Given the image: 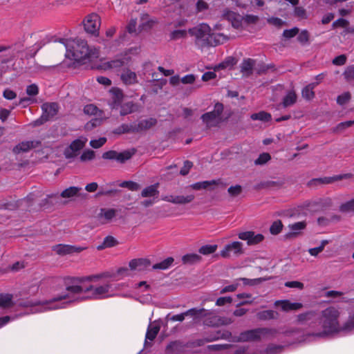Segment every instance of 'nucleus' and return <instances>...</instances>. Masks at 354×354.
<instances>
[{
	"instance_id": "f8f14e48",
	"label": "nucleus",
	"mask_w": 354,
	"mask_h": 354,
	"mask_svg": "<svg viewBox=\"0 0 354 354\" xmlns=\"http://www.w3.org/2000/svg\"><path fill=\"white\" fill-rule=\"evenodd\" d=\"M86 247H80L71 245L58 244L53 247V250L59 255H66L73 253H80L86 250Z\"/></svg>"
},
{
	"instance_id": "6e6552de",
	"label": "nucleus",
	"mask_w": 354,
	"mask_h": 354,
	"mask_svg": "<svg viewBox=\"0 0 354 354\" xmlns=\"http://www.w3.org/2000/svg\"><path fill=\"white\" fill-rule=\"evenodd\" d=\"M101 26V18L95 14L92 13L86 17L84 20V26L86 32L97 36Z\"/></svg>"
},
{
	"instance_id": "ea45409f",
	"label": "nucleus",
	"mask_w": 354,
	"mask_h": 354,
	"mask_svg": "<svg viewBox=\"0 0 354 354\" xmlns=\"http://www.w3.org/2000/svg\"><path fill=\"white\" fill-rule=\"evenodd\" d=\"M174 258L172 257H168L166 259L163 260L160 263H158L154 264L152 266V268L153 270H166L169 268L172 263H174Z\"/></svg>"
},
{
	"instance_id": "58836bf2",
	"label": "nucleus",
	"mask_w": 354,
	"mask_h": 354,
	"mask_svg": "<svg viewBox=\"0 0 354 354\" xmlns=\"http://www.w3.org/2000/svg\"><path fill=\"white\" fill-rule=\"evenodd\" d=\"M250 118L252 120H260L262 122H269L272 116L269 113L266 111H260L259 113H253L251 115Z\"/></svg>"
},
{
	"instance_id": "0e129e2a",
	"label": "nucleus",
	"mask_w": 354,
	"mask_h": 354,
	"mask_svg": "<svg viewBox=\"0 0 354 354\" xmlns=\"http://www.w3.org/2000/svg\"><path fill=\"white\" fill-rule=\"evenodd\" d=\"M106 142L105 138H100L97 140H93L90 142V145L95 149H98L102 147Z\"/></svg>"
},
{
	"instance_id": "c85d7f7f",
	"label": "nucleus",
	"mask_w": 354,
	"mask_h": 354,
	"mask_svg": "<svg viewBox=\"0 0 354 354\" xmlns=\"http://www.w3.org/2000/svg\"><path fill=\"white\" fill-rule=\"evenodd\" d=\"M333 334L335 332L339 330H350L354 328V320L353 319L348 321L347 323L344 324L342 326L339 325V322L335 319V312L333 311Z\"/></svg>"
},
{
	"instance_id": "bb28decb",
	"label": "nucleus",
	"mask_w": 354,
	"mask_h": 354,
	"mask_svg": "<svg viewBox=\"0 0 354 354\" xmlns=\"http://www.w3.org/2000/svg\"><path fill=\"white\" fill-rule=\"evenodd\" d=\"M153 24L148 14H143L140 17V24L138 26V32L142 31H147L151 28Z\"/></svg>"
},
{
	"instance_id": "774afa93",
	"label": "nucleus",
	"mask_w": 354,
	"mask_h": 354,
	"mask_svg": "<svg viewBox=\"0 0 354 354\" xmlns=\"http://www.w3.org/2000/svg\"><path fill=\"white\" fill-rule=\"evenodd\" d=\"M347 57L346 55H340L333 58V65L343 66L346 64Z\"/></svg>"
},
{
	"instance_id": "3c124183",
	"label": "nucleus",
	"mask_w": 354,
	"mask_h": 354,
	"mask_svg": "<svg viewBox=\"0 0 354 354\" xmlns=\"http://www.w3.org/2000/svg\"><path fill=\"white\" fill-rule=\"evenodd\" d=\"M270 159L271 156L268 153H263L255 160L254 164L257 165H262L268 162Z\"/></svg>"
},
{
	"instance_id": "c03bdc74",
	"label": "nucleus",
	"mask_w": 354,
	"mask_h": 354,
	"mask_svg": "<svg viewBox=\"0 0 354 354\" xmlns=\"http://www.w3.org/2000/svg\"><path fill=\"white\" fill-rule=\"evenodd\" d=\"M117 243H118V241L114 237H113L111 236H108L104 238L102 245H99L97 247V249L102 250L105 248H111V247L117 244Z\"/></svg>"
},
{
	"instance_id": "4d7b16f0",
	"label": "nucleus",
	"mask_w": 354,
	"mask_h": 354,
	"mask_svg": "<svg viewBox=\"0 0 354 354\" xmlns=\"http://www.w3.org/2000/svg\"><path fill=\"white\" fill-rule=\"evenodd\" d=\"M98 111V109L93 104H87L84 107V113L86 115H96Z\"/></svg>"
},
{
	"instance_id": "8fccbe9b",
	"label": "nucleus",
	"mask_w": 354,
	"mask_h": 354,
	"mask_svg": "<svg viewBox=\"0 0 354 354\" xmlns=\"http://www.w3.org/2000/svg\"><path fill=\"white\" fill-rule=\"evenodd\" d=\"M340 210L346 213L354 212V198L343 203L340 206Z\"/></svg>"
},
{
	"instance_id": "2f4dec72",
	"label": "nucleus",
	"mask_w": 354,
	"mask_h": 354,
	"mask_svg": "<svg viewBox=\"0 0 354 354\" xmlns=\"http://www.w3.org/2000/svg\"><path fill=\"white\" fill-rule=\"evenodd\" d=\"M317 82H313L311 84H309L308 85L306 86L301 91V95L304 98H305L307 100H310L315 97V93L313 91V89L318 84Z\"/></svg>"
},
{
	"instance_id": "a19ab883",
	"label": "nucleus",
	"mask_w": 354,
	"mask_h": 354,
	"mask_svg": "<svg viewBox=\"0 0 354 354\" xmlns=\"http://www.w3.org/2000/svg\"><path fill=\"white\" fill-rule=\"evenodd\" d=\"M82 189L80 187H70L66 189H64L60 194V196L62 197V198H71V197H73L76 195H77L78 192L81 190Z\"/></svg>"
},
{
	"instance_id": "473e14b6",
	"label": "nucleus",
	"mask_w": 354,
	"mask_h": 354,
	"mask_svg": "<svg viewBox=\"0 0 354 354\" xmlns=\"http://www.w3.org/2000/svg\"><path fill=\"white\" fill-rule=\"evenodd\" d=\"M218 183H219L218 181L214 180H205V181H203V182H198V183H194L190 185V187L194 190L205 189H208L209 187H210L212 185H218Z\"/></svg>"
},
{
	"instance_id": "aec40b11",
	"label": "nucleus",
	"mask_w": 354,
	"mask_h": 354,
	"mask_svg": "<svg viewBox=\"0 0 354 354\" xmlns=\"http://www.w3.org/2000/svg\"><path fill=\"white\" fill-rule=\"evenodd\" d=\"M255 63V60L251 58L243 60L240 65V71L243 77H248L252 75Z\"/></svg>"
},
{
	"instance_id": "de8ad7c7",
	"label": "nucleus",
	"mask_w": 354,
	"mask_h": 354,
	"mask_svg": "<svg viewBox=\"0 0 354 354\" xmlns=\"http://www.w3.org/2000/svg\"><path fill=\"white\" fill-rule=\"evenodd\" d=\"M120 186L127 188L131 191H137L140 188V185L133 181H123L120 184Z\"/></svg>"
},
{
	"instance_id": "c9c22d12",
	"label": "nucleus",
	"mask_w": 354,
	"mask_h": 354,
	"mask_svg": "<svg viewBox=\"0 0 354 354\" xmlns=\"http://www.w3.org/2000/svg\"><path fill=\"white\" fill-rule=\"evenodd\" d=\"M332 183L331 177H324L319 178H313L308 183V186L310 187H315L322 185H327Z\"/></svg>"
},
{
	"instance_id": "a211bd4d",
	"label": "nucleus",
	"mask_w": 354,
	"mask_h": 354,
	"mask_svg": "<svg viewBox=\"0 0 354 354\" xmlns=\"http://www.w3.org/2000/svg\"><path fill=\"white\" fill-rule=\"evenodd\" d=\"M110 93L111 99L109 101V105L112 109H117L119 108L123 101V92L118 88H112L110 90Z\"/></svg>"
},
{
	"instance_id": "e2e57ef3",
	"label": "nucleus",
	"mask_w": 354,
	"mask_h": 354,
	"mask_svg": "<svg viewBox=\"0 0 354 354\" xmlns=\"http://www.w3.org/2000/svg\"><path fill=\"white\" fill-rule=\"evenodd\" d=\"M231 196H237L242 192V187L241 185L231 186L227 190Z\"/></svg>"
},
{
	"instance_id": "338daca9",
	"label": "nucleus",
	"mask_w": 354,
	"mask_h": 354,
	"mask_svg": "<svg viewBox=\"0 0 354 354\" xmlns=\"http://www.w3.org/2000/svg\"><path fill=\"white\" fill-rule=\"evenodd\" d=\"M193 167V163L191 161L186 160L184 162V165L180 171L182 176H186L189 174L190 169Z\"/></svg>"
},
{
	"instance_id": "9d476101",
	"label": "nucleus",
	"mask_w": 354,
	"mask_h": 354,
	"mask_svg": "<svg viewBox=\"0 0 354 354\" xmlns=\"http://www.w3.org/2000/svg\"><path fill=\"white\" fill-rule=\"evenodd\" d=\"M190 35L194 36L197 40L206 39L209 41L211 28L206 24H201L198 26L189 29Z\"/></svg>"
},
{
	"instance_id": "37998d69",
	"label": "nucleus",
	"mask_w": 354,
	"mask_h": 354,
	"mask_svg": "<svg viewBox=\"0 0 354 354\" xmlns=\"http://www.w3.org/2000/svg\"><path fill=\"white\" fill-rule=\"evenodd\" d=\"M12 297L9 294H0V307L8 308L12 306Z\"/></svg>"
},
{
	"instance_id": "603ef678",
	"label": "nucleus",
	"mask_w": 354,
	"mask_h": 354,
	"mask_svg": "<svg viewBox=\"0 0 354 354\" xmlns=\"http://www.w3.org/2000/svg\"><path fill=\"white\" fill-rule=\"evenodd\" d=\"M236 64V60L235 58L229 57H227L223 63L220 64L218 66V68H225L228 66H233Z\"/></svg>"
},
{
	"instance_id": "20e7f679",
	"label": "nucleus",
	"mask_w": 354,
	"mask_h": 354,
	"mask_svg": "<svg viewBox=\"0 0 354 354\" xmlns=\"http://www.w3.org/2000/svg\"><path fill=\"white\" fill-rule=\"evenodd\" d=\"M277 333L275 329L268 328H259L244 331L240 334L239 341L249 342L257 341L268 336H273Z\"/></svg>"
},
{
	"instance_id": "b1692460",
	"label": "nucleus",
	"mask_w": 354,
	"mask_h": 354,
	"mask_svg": "<svg viewBox=\"0 0 354 354\" xmlns=\"http://www.w3.org/2000/svg\"><path fill=\"white\" fill-rule=\"evenodd\" d=\"M276 306H280L282 310L288 312L290 310H299L303 307L301 303H292L289 300L277 301L274 304Z\"/></svg>"
},
{
	"instance_id": "f704fd0d",
	"label": "nucleus",
	"mask_w": 354,
	"mask_h": 354,
	"mask_svg": "<svg viewBox=\"0 0 354 354\" xmlns=\"http://www.w3.org/2000/svg\"><path fill=\"white\" fill-rule=\"evenodd\" d=\"M159 187L158 183H156L154 185H151L145 187L141 192V196L142 197H151L157 196L159 194L158 188Z\"/></svg>"
},
{
	"instance_id": "393cba45",
	"label": "nucleus",
	"mask_w": 354,
	"mask_h": 354,
	"mask_svg": "<svg viewBox=\"0 0 354 354\" xmlns=\"http://www.w3.org/2000/svg\"><path fill=\"white\" fill-rule=\"evenodd\" d=\"M39 144V142L35 141H25L19 143L13 148L15 153H19L21 152H27L32 149L36 148Z\"/></svg>"
},
{
	"instance_id": "f03ea898",
	"label": "nucleus",
	"mask_w": 354,
	"mask_h": 354,
	"mask_svg": "<svg viewBox=\"0 0 354 354\" xmlns=\"http://www.w3.org/2000/svg\"><path fill=\"white\" fill-rule=\"evenodd\" d=\"M66 47V57L76 62H82L86 59H94L99 56V50L90 48L84 40L77 39L73 40L62 39Z\"/></svg>"
},
{
	"instance_id": "72a5a7b5",
	"label": "nucleus",
	"mask_w": 354,
	"mask_h": 354,
	"mask_svg": "<svg viewBox=\"0 0 354 354\" xmlns=\"http://www.w3.org/2000/svg\"><path fill=\"white\" fill-rule=\"evenodd\" d=\"M257 317L259 320L275 319L278 317V313L272 310H267L258 313Z\"/></svg>"
},
{
	"instance_id": "cd10ccee",
	"label": "nucleus",
	"mask_w": 354,
	"mask_h": 354,
	"mask_svg": "<svg viewBox=\"0 0 354 354\" xmlns=\"http://www.w3.org/2000/svg\"><path fill=\"white\" fill-rule=\"evenodd\" d=\"M119 107L120 108V114L122 116L137 111L138 109V106L133 102H128L123 104H121Z\"/></svg>"
},
{
	"instance_id": "9b49d317",
	"label": "nucleus",
	"mask_w": 354,
	"mask_h": 354,
	"mask_svg": "<svg viewBox=\"0 0 354 354\" xmlns=\"http://www.w3.org/2000/svg\"><path fill=\"white\" fill-rule=\"evenodd\" d=\"M232 253L236 256L243 254V243L239 241H234L226 245L221 251V256L223 258H229Z\"/></svg>"
},
{
	"instance_id": "c756f323",
	"label": "nucleus",
	"mask_w": 354,
	"mask_h": 354,
	"mask_svg": "<svg viewBox=\"0 0 354 354\" xmlns=\"http://www.w3.org/2000/svg\"><path fill=\"white\" fill-rule=\"evenodd\" d=\"M160 329V324L157 323H153L151 324H149L147 328V331L146 333V342L145 344H147V340L149 339L150 341L154 340V339L156 337L158 333H159Z\"/></svg>"
},
{
	"instance_id": "4468645a",
	"label": "nucleus",
	"mask_w": 354,
	"mask_h": 354,
	"mask_svg": "<svg viewBox=\"0 0 354 354\" xmlns=\"http://www.w3.org/2000/svg\"><path fill=\"white\" fill-rule=\"evenodd\" d=\"M221 17L223 19L230 21L232 26L235 28H239L242 25L243 16L228 8H225L223 10Z\"/></svg>"
},
{
	"instance_id": "2eb2a0df",
	"label": "nucleus",
	"mask_w": 354,
	"mask_h": 354,
	"mask_svg": "<svg viewBox=\"0 0 354 354\" xmlns=\"http://www.w3.org/2000/svg\"><path fill=\"white\" fill-rule=\"evenodd\" d=\"M86 142L87 139L86 138H80L73 141L64 151L66 158H71L75 156L76 153L85 146Z\"/></svg>"
},
{
	"instance_id": "6e6d98bb",
	"label": "nucleus",
	"mask_w": 354,
	"mask_h": 354,
	"mask_svg": "<svg viewBox=\"0 0 354 354\" xmlns=\"http://www.w3.org/2000/svg\"><path fill=\"white\" fill-rule=\"evenodd\" d=\"M95 158V151L93 150H86L84 151L80 156V160L82 161L91 160Z\"/></svg>"
},
{
	"instance_id": "69168bd1",
	"label": "nucleus",
	"mask_w": 354,
	"mask_h": 354,
	"mask_svg": "<svg viewBox=\"0 0 354 354\" xmlns=\"http://www.w3.org/2000/svg\"><path fill=\"white\" fill-rule=\"evenodd\" d=\"M294 15L299 19L306 18V12L303 7L297 6L295 8Z\"/></svg>"
},
{
	"instance_id": "5fc2aeb1",
	"label": "nucleus",
	"mask_w": 354,
	"mask_h": 354,
	"mask_svg": "<svg viewBox=\"0 0 354 354\" xmlns=\"http://www.w3.org/2000/svg\"><path fill=\"white\" fill-rule=\"evenodd\" d=\"M351 99V94L348 92H345L343 94L339 95L337 98V102L339 105H344L346 104Z\"/></svg>"
},
{
	"instance_id": "39448f33",
	"label": "nucleus",
	"mask_w": 354,
	"mask_h": 354,
	"mask_svg": "<svg viewBox=\"0 0 354 354\" xmlns=\"http://www.w3.org/2000/svg\"><path fill=\"white\" fill-rule=\"evenodd\" d=\"M223 105L216 103L214 110L202 115L201 119L208 128L217 126L222 121Z\"/></svg>"
},
{
	"instance_id": "7ed1b4c3",
	"label": "nucleus",
	"mask_w": 354,
	"mask_h": 354,
	"mask_svg": "<svg viewBox=\"0 0 354 354\" xmlns=\"http://www.w3.org/2000/svg\"><path fill=\"white\" fill-rule=\"evenodd\" d=\"M297 322L299 324L308 326L310 328H315L318 324L324 330L323 334H330L332 333V308L328 307L323 310L321 317L313 310L301 313L297 315ZM317 335L320 336L322 333Z\"/></svg>"
},
{
	"instance_id": "f3484780",
	"label": "nucleus",
	"mask_w": 354,
	"mask_h": 354,
	"mask_svg": "<svg viewBox=\"0 0 354 354\" xmlns=\"http://www.w3.org/2000/svg\"><path fill=\"white\" fill-rule=\"evenodd\" d=\"M195 198L194 194H190L186 196H165L162 198L165 201L171 203L175 205H185L192 203Z\"/></svg>"
},
{
	"instance_id": "1a4fd4ad",
	"label": "nucleus",
	"mask_w": 354,
	"mask_h": 354,
	"mask_svg": "<svg viewBox=\"0 0 354 354\" xmlns=\"http://www.w3.org/2000/svg\"><path fill=\"white\" fill-rule=\"evenodd\" d=\"M136 150H127L122 152H118L114 150H110L103 153L102 157L106 160H114L120 163H124L127 160L131 158L133 155L135 153Z\"/></svg>"
},
{
	"instance_id": "864d4df0",
	"label": "nucleus",
	"mask_w": 354,
	"mask_h": 354,
	"mask_svg": "<svg viewBox=\"0 0 354 354\" xmlns=\"http://www.w3.org/2000/svg\"><path fill=\"white\" fill-rule=\"evenodd\" d=\"M344 78L347 81L354 80V65L348 66L344 72Z\"/></svg>"
},
{
	"instance_id": "e433bc0d",
	"label": "nucleus",
	"mask_w": 354,
	"mask_h": 354,
	"mask_svg": "<svg viewBox=\"0 0 354 354\" xmlns=\"http://www.w3.org/2000/svg\"><path fill=\"white\" fill-rule=\"evenodd\" d=\"M115 134H123L127 133H136L135 125L122 124L113 130Z\"/></svg>"
},
{
	"instance_id": "ddd939ff",
	"label": "nucleus",
	"mask_w": 354,
	"mask_h": 354,
	"mask_svg": "<svg viewBox=\"0 0 354 354\" xmlns=\"http://www.w3.org/2000/svg\"><path fill=\"white\" fill-rule=\"evenodd\" d=\"M232 337V333L227 330H218L215 332L212 333L207 337H205L203 339L198 340L197 345L201 346L205 342H210L218 339H230Z\"/></svg>"
},
{
	"instance_id": "680f3d73",
	"label": "nucleus",
	"mask_w": 354,
	"mask_h": 354,
	"mask_svg": "<svg viewBox=\"0 0 354 354\" xmlns=\"http://www.w3.org/2000/svg\"><path fill=\"white\" fill-rule=\"evenodd\" d=\"M327 243H328L327 241H323L322 244L319 247L309 249L308 252L312 256H317L319 253H320L321 252L323 251L326 244H327Z\"/></svg>"
},
{
	"instance_id": "4be33fe9",
	"label": "nucleus",
	"mask_w": 354,
	"mask_h": 354,
	"mask_svg": "<svg viewBox=\"0 0 354 354\" xmlns=\"http://www.w3.org/2000/svg\"><path fill=\"white\" fill-rule=\"evenodd\" d=\"M156 124L157 120L153 118L142 120L137 124H135L136 133L149 130L156 126Z\"/></svg>"
},
{
	"instance_id": "7c9ffc66",
	"label": "nucleus",
	"mask_w": 354,
	"mask_h": 354,
	"mask_svg": "<svg viewBox=\"0 0 354 354\" xmlns=\"http://www.w3.org/2000/svg\"><path fill=\"white\" fill-rule=\"evenodd\" d=\"M297 100V95L294 91H290L284 96L282 101V106L283 108H286L292 106L296 103Z\"/></svg>"
},
{
	"instance_id": "f257e3e1",
	"label": "nucleus",
	"mask_w": 354,
	"mask_h": 354,
	"mask_svg": "<svg viewBox=\"0 0 354 354\" xmlns=\"http://www.w3.org/2000/svg\"><path fill=\"white\" fill-rule=\"evenodd\" d=\"M111 275L108 272H103L97 274H92L84 277H68L65 279L66 290L60 295L53 297L50 300H46L43 302H37L35 304L27 303L25 306H31L32 313H41L46 310L55 309L56 307L51 306V304L55 301L66 300V302H73L82 300L84 297L78 295L81 293H88L87 296L90 299H103L109 298L113 295L112 290V283L107 282L99 286H89L84 288L80 284L85 281H97L100 279L108 278Z\"/></svg>"
},
{
	"instance_id": "4c0bfd02",
	"label": "nucleus",
	"mask_w": 354,
	"mask_h": 354,
	"mask_svg": "<svg viewBox=\"0 0 354 354\" xmlns=\"http://www.w3.org/2000/svg\"><path fill=\"white\" fill-rule=\"evenodd\" d=\"M202 257L197 254H187L182 257L184 264H194L201 261Z\"/></svg>"
},
{
	"instance_id": "13d9d810",
	"label": "nucleus",
	"mask_w": 354,
	"mask_h": 354,
	"mask_svg": "<svg viewBox=\"0 0 354 354\" xmlns=\"http://www.w3.org/2000/svg\"><path fill=\"white\" fill-rule=\"evenodd\" d=\"M259 20V17L253 15H246L243 17V21L247 24H256Z\"/></svg>"
},
{
	"instance_id": "79ce46f5",
	"label": "nucleus",
	"mask_w": 354,
	"mask_h": 354,
	"mask_svg": "<svg viewBox=\"0 0 354 354\" xmlns=\"http://www.w3.org/2000/svg\"><path fill=\"white\" fill-rule=\"evenodd\" d=\"M129 62V59L123 57L120 59H115L110 61L108 64L111 68H118L127 65Z\"/></svg>"
},
{
	"instance_id": "a18cd8bd",
	"label": "nucleus",
	"mask_w": 354,
	"mask_h": 354,
	"mask_svg": "<svg viewBox=\"0 0 354 354\" xmlns=\"http://www.w3.org/2000/svg\"><path fill=\"white\" fill-rule=\"evenodd\" d=\"M188 31L186 30H176L170 33V39L171 40H178L179 39L185 38L187 36Z\"/></svg>"
},
{
	"instance_id": "052dcab7",
	"label": "nucleus",
	"mask_w": 354,
	"mask_h": 354,
	"mask_svg": "<svg viewBox=\"0 0 354 354\" xmlns=\"http://www.w3.org/2000/svg\"><path fill=\"white\" fill-rule=\"evenodd\" d=\"M137 21L136 19H131L127 26V30L129 33H139L138 28H136Z\"/></svg>"
},
{
	"instance_id": "49530a36",
	"label": "nucleus",
	"mask_w": 354,
	"mask_h": 354,
	"mask_svg": "<svg viewBox=\"0 0 354 354\" xmlns=\"http://www.w3.org/2000/svg\"><path fill=\"white\" fill-rule=\"evenodd\" d=\"M217 250V245H205L200 248L199 252L203 255L213 254Z\"/></svg>"
},
{
	"instance_id": "0eeeda50",
	"label": "nucleus",
	"mask_w": 354,
	"mask_h": 354,
	"mask_svg": "<svg viewBox=\"0 0 354 354\" xmlns=\"http://www.w3.org/2000/svg\"><path fill=\"white\" fill-rule=\"evenodd\" d=\"M42 114L41 117L33 122L34 126H39L55 116L59 110L56 102H46L41 105Z\"/></svg>"
},
{
	"instance_id": "dca6fc26",
	"label": "nucleus",
	"mask_w": 354,
	"mask_h": 354,
	"mask_svg": "<svg viewBox=\"0 0 354 354\" xmlns=\"http://www.w3.org/2000/svg\"><path fill=\"white\" fill-rule=\"evenodd\" d=\"M238 237L241 240L246 241L248 245L259 244L264 239L263 234H256L253 231L240 232L238 234Z\"/></svg>"
},
{
	"instance_id": "09e8293b",
	"label": "nucleus",
	"mask_w": 354,
	"mask_h": 354,
	"mask_svg": "<svg viewBox=\"0 0 354 354\" xmlns=\"http://www.w3.org/2000/svg\"><path fill=\"white\" fill-rule=\"evenodd\" d=\"M283 224L281 221H274L270 226V232L272 234L276 235L281 232Z\"/></svg>"
},
{
	"instance_id": "bf43d9fd",
	"label": "nucleus",
	"mask_w": 354,
	"mask_h": 354,
	"mask_svg": "<svg viewBox=\"0 0 354 354\" xmlns=\"http://www.w3.org/2000/svg\"><path fill=\"white\" fill-rule=\"evenodd\" d=\"M267 21L269 24H271L277 28H281L285 24V22L278 17L268 18L267 19Z\"/></svg>"
},
{
	"instance_id": "6ab92c4d",
	"label": "nucleus",
	"mask_w": 354,
	"mask_h": 354,
	"mask_svg": "<svg viewBox=\"0 0 354 354\" xmlns=\"http://www.w3.org/2000/svg\"><path fill=\"white\" fill-rule=\"evenodd\" d=\"M151 266L149 259L145 258L134 259L129 261V266L131 270L144 271Z\"/></svg>"
},
{
	"instance_id": "a878e982",
	"label": "nucleus",
	"mask_w": 354,
	"mask_h": 354,
	"mask_svg": "<svg viewBox=\"0 0 354 354\" xmlns=\"http://www.w3.org/2000/svg\"><path fill=\"white\" fill-rule=\"evenodd\" d=\"M230 39V37L223 33L210 32L208 44L211 46H217L223 44Z\"/></svg>"
},
{
	"instance_id": "5701e85b",
	"label": "nucleus",
	"mask_w": 354,
	"mask_h": 354,
	"mask_svg": "<svg viewBox=\"0 0 354 354\" xmlns=\"http://www.w3.org/2000/svg\"><path fill=\"white\" fill-rule=\"evenodd\" d=\"M118 210L112 208H102L98 214V218L103 223L110 222L117 214Z\"/></svg>"
},
{
	"instance_id": "412c9836",
	"label": "nucleus",
	"mask_w": 354,
	"mask_h": 354,
	"mask_svg": "<svg viewBox=\"0 0 354 354\" xmlns=\"http://www.w3.org/2000/svg\"><path fill=\"white\" fill-rule=\"evenodd\" d=\"M120 79L126 85H133L138 82L136 73L129 68H125L122 71Z\"/></svg>"
},
{
	"instance_id": "423d86ee",
	"label": "nucleus",
	"mask_w": 354,
	"mask_h": 354,
	"mask_svg": "<svg viewBox=\"0 0 354 354\" xmlns=\"http://www.w3.org/2000/svg\"><path fill=\"white\" fill-rule=\"evenodd\" d=\"M212 313L210 310H206L205 308H191L183 313L178 315H171V314H168L167 315V319L170 320L171 322H183L186 316H190L196 318L205 317L206 316L211 315Z\"/></svg>"
}]
</instances>
